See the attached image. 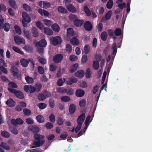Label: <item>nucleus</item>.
Instances as JSON below:
<instances>
[{
	"mask_svg": "<svg viewBox=\"0 0 152 152\" xmlns=\"http://www.w3.org/2000/svg\"><path fill=\"white\" fill-rule=\"evenodd\" d=\"M34 137L35 140H37L34 141L33 142V144L36 145V147L42 145L45 142L44 139L45 138L44 135L37 133L34 134Z\"/></svg>",
	"mask_w": 152,
	"mask_h": 152,
	"instance_id": "1",
	"label": "nucleus"
},
{
	"mask_svg": "<svg viewBox=\"0 0 152 152\" xmlns=\"http://www.w3.org/2000/svg\"><path fill=\"white\" fill-rule=\"evenodd\" d=\"M51 44L54 46H56L61 44L62 42V38L59 36L52 37L50 39Z\"/></svg>",
	"mask_w": 152,
	"mask_h": 152,
	"instance_id": "2",
	"label": "nucleus"
},
{
	"mask_svg": "<svg viewBox=\"0 0 152 152\" xmlns=\"http://www.w3.org/2000/svg\"><path fill=\"white\" fill-rule=\"evenodd\" d=\"M7 90L9 92L14 94L18 98L21 99L24 98V94L22 92L10 87L7 88Z\"/></svg>",
	"mask_w": 152,
	"mask_h": 152,
	"instance_id": "3",
	"label": "nucleus"
},
{
	"mask_svg": "<svg viewBox=\"0 0 152 152\" xmlns=\"http://www.w3.org/2000/svg\"><path fill=\"white\" fill-rule=\"evenodd\" d=\"M63 58V55L61 54H57L53 57V60L55 63H58L60 62Z\"/></svg>",
	"mask_w": 152,
	"mask_h": 152,
	"instance_id": "4",
	"label": "nucleus"
},
{
	"mask_svg": "<svg viewBox=\"0 0 152 152\" xmlns=\"http://www.w3.org/2000/svg\"><path fill=\"white\" fill-rule=\"evenodd\" d=\"M23 88L26 92L28 93H33L36 91L35 87L31 85H25Z\"/></svg>",
	"mask_w": 152,
	"mask_h": 152,
	"instance_id": "5",
	"label": "nucleus"
},
{
	"mask_svg": "<svg viewBox=\"0 0 152 152\" xmlns=\"http://www.w3.org/2000/svg\"><path fill=\"white\" fill-rule=\"evenodd\" d=\"M28 130L31 132L36 134L39 131V126L37 125H30L28 127Z\"/></svg>",
	"mask_w": 152,
	"mask_h": 152,
	"instance_id": "6",
	"label": "nucleus"
},
{
	"mask_svg": "<svg viewBox=\"0 0 152 152\" xmlns=\"http://www.w3.org/2000/svg\"><path fill=\"white\" fill-rule=\"evenodd\" d=\"M14 40L15 43L17 45H20L22 43H25L24 39L21 38L19 36H15L14 37Z\"/></svg>",
	"mask_w": 152,
	"mask_h": 152,
	"instance_id": "7",
	"label": "nucleus"
},
{
	"mask_svg": "<svg viewBox=\"0 0 152 152\" xmlns=\"http://www.w3.org/2000/svg\"><path fill=\"white\" fill-rule=\"evenodd\" d=\"M83 26L85 29L87 31H91L92 29V25L89 21H86Z\"/></svg>",
	"mask_w": 152,
	"mask_h": 152,
	"instance_id": "8",
	"label": "nucleus"
},
{
	"mask_svg": "<svg viewBox=\"0 0 152 152\" xmlns=\"http://www.w3.org/2000/svg\"><path fill=\"white\" fill-rule=\"evenodd\" d=\"M11 70L14 76H17L18 75L19 70L15 66H12L11 68Z\"/></svg>",
	"mask_w": 152,
	"mask_h": 152,
	"instance_id": "9",
	"label": "nucleus"
},
{
	"mask_svg": "<svg viewBox=\"0 0 152 152\" xmlns=\"http://www.w3.org/2000/svg\"><path fill=\"white\" fill-rule=\"evenodd\" d=\"M6 104L8 106L11 107H14L16 104V103L15 101L10 98L7 100Z\"/></svg>",
	"mask_w": 152,
	"mask_h": 152,
	"instance_id": "10",
	"label": "nucleus"
},
{
	"mask_svg": "<svg viewBox=\"0 0 152 152\" xmlns=\"http://www.w3.org/2000/svg\"><path fill=\"white\" fill-rule=\"evenodd\" d=\"M86 117L85 114L83 113L81 114L77 118V123L82 124Z\"/></svg>",
	"mask_w": 152,
	"mask_h": 152,
	"instance_id": "11",
	"label": "nucleus"
},
{
	"mask_svg": "<svg viewBox=\"0 0 152 152\" xmlns=\"http://www.w3.org/2000/svg\"><path fill=\"white\" fill-rule=\"evenodd\" d=\"M22 16L24 20L28 23L31 21V19L28 14L26 12H23L22 13Z\"/></svg>",
	"mask_w": 152,
	"mask_h": 152,
	"instance_id": "12",
	"label": "nucleus"
},
{
	"mask_svg": "<svg viewBox=\"0 0 152 152\" xmlns=\"http://www.w3.org/2000/svg\"><path fill=\"white\" fill-rule=\"evenodd\" d=\"M66 7L68 10L72 13H75L76 12L77 10L76 8L71 4H69L67 5Z\"/></svg>",
	"mask_w": 152,
	"mask_h": 152,
	"instance_id": "13",
	"label": "nucleus"
},
{
	"mask_svg": "<svg viewBox=\"0 0 152 152\" xmlns=\"http://www.w3.org/2000/svg\"><path fill=\"white\" fill-rule=\"evenodd\" d=\"M84 22L83 20H80L77 18L76 20L74 21V24L76 27H80L82 26Z\"/></svg>",
	"mask_w": 152,
	"mask_h": 152,
	"instance_id": "14",
	"label": "nucleus"
},
{
	"mask_svg": "<svg viewBox=\"0 0 152 152\" xmlns=\"http://www.w3.org/2000/svg\"><path fill=\"white\" fill-rule=\"evenodd\" d=\"M85 93L84 91L81 89H77L75 92L76 96L79 97H81L83 96L84 95Z\"/></svg>",
	"mask_w": 152,
	"mask_h": 152,
	"instance_id": "15",
	"label": "nucleus"
},
{
	"mask_svg": "<svg viewBox=\"0 0 152 152\" xmlns=\"http://www.w3.org/2000/svg\"><path fill=\"white\" fill-rule=\"evenodd\" d=\"M70 41L71 43L74 45H77L80 43L79 40L76 37H73L71 39Z\"/></svg>",
	"mask_w": 152,
	"mask_h": 152,
	"instance_id": "16",
	"label": "nucleus"
},
{
	"mask_svg": "<svg viewBox=\"0 0 152 152\" xmlns=\"http://www.w3.org/2000/svg\"><path fill=\"white\" fill-rule=\"evenodd\" d=\"M38 45L41 47L44 48L47 45V42L45 39H42L39 42Z\"/></svg>",
	"mask_w": 152,
	"mask_h": 152,
	"instance_id": "17",
	"label": "nucleus"
},
{
	"mask_svg": "<svg viewBox=\"0 0 152 152\" xmlns=\"http://www.w3.org/2000/svg\"><path fill=\"white\" fill-rule=\"evenodd\" d=\"M84 72L83 70H78L75 73V76L81 78L83 77L84 75Z\"/></svg>",
	"mask_w": 152,
	"mask_h": 152,
	"instance_id": "18",
	"label": "nucleus"
},
{
	"mask_svg": "<svg viewBox=\"0 0 152 152\" xmlns=\"http://www.w3.org/2000/svg\"><path fill=\"white\" fill-rule=\"evenodd\" d=\"M37 121L39 123H43L45 121V118L43 115H38L36 117Z\"/></svg>",
	"mask_w": 152,
	"mask_h": 152,
	"instance_id": "19",
	"label": "nucleus"
},
{
	"mask_svg": "<svg viewBox=\"0 0 152 152\" xmlns=\"http://www.w3.org/2000/svg\"><path fill=\"white\" fill-rule=\"evenodd\" d=\"M78 67V65L77 64H75L71 66L69 69V70L71 73H72L76 71Z\"/></svg>",
	"mask_w": 152,
	"mask_h": 152,
	"instance_id": "20",
	"label": "nucleus"
},
{
	"mask_svg": "<svg viewBox=\"0 0 152 152\" xmlns=\"http://www.w3.org/2000/svg\"><path fill=\"white\" fill-rule=\"evenodd\" d=\"M8 2L12 8L15 9L18 8L17 5L15 0H9Z\"/></svg>",
	"mask_w": 152,
	"mask_h": 152,
	"instance_id": "21",
	"label": "nucleus"
},
{
	"mask_svg": "<svg viewBox=\"0 0 152 152\" xmlns=\"http://www.w3.org/2000/svg\"><path fill=\"white\" fill-rule=\"evenodd\" d=\"M38 11L42 15H44L45 16H48L49 15V12L48 11L41 8L38 9Z\"/></svg>",
	"mask_w": 152,
	"mask_h": 152,
	"instance_id": "22",
	"label": "nucleus"
},
{
	"mask_svg": "<svg viewBox=\"0 0 152 152\" xmlns=\"http://www.w3.org/2000/svg\"><path fill=\"white\" fill-rule=\"evenodd\" d=\"M58 10L59 12L63 14H66L68 12L67 10L62 6H59L58 8Z\"/></svg>",
	"mask_w": 152,
	"mask_h": 152,
	"instance_id": "23",
	"label": "nucleus"
},
{
	"mask_svg": "<svg viewBox=\"0 0 152 152\" xmlns=\"http://www.w3.org/2000/svg\"><path fill=\"white\" fill-rule=\"evenodd\" d=\"M0 148H2L6 150H9L10 148V147L4 142H1L0 144Z\"/></svg>",
	"mask_w": 152,
	"mask_h": 152,
	"instance_id": "24",
	"label": "nucleus"
},
{
	"mask_svg": "<svg viewBox=\"0 0 152 152\" xmlns=\"http://www.w3.org/2000/svg\"><path fill=\"white\" fill-rule=\"evenodd\" d=\"M92 66L95 70H98L99 66V61H94Z\"/></svg>",
	"mask_w": 152,
	"mask_h": 152,
	"instance_id": "25",
	"label": "nucleus"
},
{
	"mask_svg": "<svg viewBox=\"0 0 152 152\" xmlns=\"http://www.w3.org/2000/svg\"><path fill=\"white\" fill-rule=\"evenodd\" d=\"M44 31L45 34L49 35H52L53 34L52 31L48 27H45L44 28Z\"/></svg>",
	"mask_w": 152,
	"mask_h": 152,
	"instance_id": "26",
	"label": "nucleus"
},
{
	"mask_svg": "<svg viewBox=\"0 0 152 152\" xmlns=\"http://www.w3.org/2000/svg\"><path fill=\"white\" fill-rule=\"evenodd\" d=\"M76 107L74 104H71L69 107V112L71 114L74 113L76 110Z\"/></svg>",
	"mask_w": 152,
	"mask_h": 152,
	"instance_id": "27",
	"label": "nucleus"
},
{
	"mask_svg": "<svg viewBox=\"0 0 152 152\" xmlns=\"http://www.w3.org/2000/svg\"><path fill=\"white\" fill-rule=\"evenodd\" d=\"M23 33L26 37L28 39H31V37L30 35L29 31L25 28L23 30Z\"/></svg>",
	"mask_w": 152,
	"mask_h": 152,
	"instance_id": "28",
	"label": "nucleus"
},
{
	"mask_svg": "<svg viewBox=\"0 0 152 152\" xmlns=\"http://www.w3.org/2000/svg\"><path fill=\"white\" fill-rule=\"evenodd\" d=\"M52 28L53 30L56 32H58L60 29L59 26L56 23H54L53 25Z\"/></svg>",
	"mask_w": 152,
	"mask_h": 152,
	"instance_id": "29",
	"label": "nucleus"
},
{
	"mask_svg": "<svg viewBox=\"0 0 152 152\" xmlns=\"http://www.w3.org/2000/svg\"><path fill=\"white\" fill-rule=\"evenodd\" d=\"M20 62L22 66L24 67H27L28 64V60H27L23 58L20 60Z\"/></svg>",
	"mask_w": 152,
	"mask_h": 152,
	"instance_id": "30",
	"label": "nucleus"
},
{
	"mask_svg": "<svg viewBox=\"0 0 152 152\" xmlns=\"http://www.w3.org/2000/svg\"><path fill=\"white\" fill-rule=\"evenodd\" d=\"M111 49L113 50V53L114 55H115L116 53L117 50V43L115 42H114L112 45Z\"/></svg>",
	"mask_w": 152,
	"mask_h": 152,
	"instance_id": "31",
	"label": "nucleus"
},
{
	"mask_svg": "<svg viewBox=\"0 0 152 152\" xmlns=\"http://www.w3.org/2000/svg\"><path fill=\"white\" fill-rule=\"evenodd\" d=\"M67 34L69 37H71L74 35L73 29L71 28L67 29Z\"/></svg>",
	"mask_w": 152,
	"mask_h": 152,
	"instance_id": "32",
	"label": "nucleus"
},
{
	"mask_svg": "<svg viewBox=\"0 0 152 152\" xmlns=\"http://www.w3.org/2000/svg\"><path fill=\"white\" fill-rule=\"evenodd\" d=\"M31 32L33 37H36L38 36V33L37 28L34 27H32Z\"/></svg>",
	"mask_w": 152,
	"mask_h": 152,
	"instance_id": "33",
	"label": "nucleus"
},
{
	"mask_svg": "<svg viewBox=\"0 0 152 152\" xmlns=\"http://www.w3.org/2000/svg\"><path fill=\"white\" fill-rule=\"evenodd\" d=\"M1 135L4 137L8 138L10 137V133L6 131H3L1 132Z\"/></svg>",
	"mask_w": 152,
	"mask_h": 152,
	"instance_id": "34",
	"label": "nucleus"
},
{
	"mask_svg": "<svg viewBox=\"0 0 152 152\" xmlns=\"http://www.w3.org/2000/svg\"><path fill=\"white\" fill-rule=\"evenodd\" d=\"M38 99L40 101H43L46 99V97L44 93H40L37 96Z\"/></svg>",
	"mask_w": 152,
	"mask_h": 152,
	"instance_id": "35",
	"label": "nucleus"
},
{
	"mask_svg": "<svg viewBox=\"0 0 152 152\" xmlns=\"http://www.w3.org/2000/svg\"><path fill=\"white\" fill-rule=\"evenodd\" d=\"M11 25L9 23H7L3 26V28L4 29V30L6 31H8L10 28Z\"/></svg>",
	"mask_w": 152,
	"mask_h": 152,
	"instance_id": "36",
	"label": "nucleus"
},
{
	"mask_svg": "<svg viewBox=\"0 0 152 152\" xmlns=\"http://www.w3.org/2000/svg\"><path fill=\"white\" fill-rule=\"evenodd\" d=\"M25 78L26 82L28 84H32L34 83V79L30 76H26Z\"/></svg>",
	"mask_w": 152,
	"mask_h": 152,
	"instance_id": "37",
	"label": "nucleus"
},
{
	"mask_svg": "<svg viewBox=\"0 0 152 152\" xmlns=\"http://www.w3.org/2000/svg\"><path fill=\"white\" fill-rule=\"evenodd\" d=\"M10 129L11 132L15 135H17L18 133V131L17 129L13 127H11L10 128Z\"/></svg>",
	"mask_w": 152,
	"mask_h": 152,
	"instance_id": "38",
	"label": "nucleus"
},
{
	"mask_svg": "<svg viewBox=\"0 0 152 152\" xmlns=\"http://www.w3.org/2000/svg\"><path fill=\"white\" fill-rule=\"evenodd\" d=\"M25 50L28 52H31L33 50L32 47L29 45H26L24 47Z\"/></svg>",
	"mask_w": 152,
	"mask_h": 152,
	"instance_id": "39",
	"label": "nucleus"
},
{
	"mask_svg": "<svg viewBox=\"0 0 152 152\" xmlns=\"http://www.w3.org/2000/svg\"><path fill=\"white\" fill-rule=\"evenodd\" d=\"M12 49L15 52L22 55H23L24 53L18 48L16 46H13L12 47Z\"/></svg>",
	"mask_w": 152,
	"mask_h": 152,
	"instance_id": "40",
	"label": "nucleus"
},
{
	"mask_svg": "<svg viewBox=\"0 0 152 152\" xmlns=\"http://www.w3.org/2000/svg\"><path fill=\"white\" fill-rule=\"evenodd\" d=\"M107 34L105 31H103L101 35V37L103 41H105L107 38Z\"/></svg>",
	"mask_w": 152,
	"mask_h": 152,
	"instance_id": "41",
	"label": "nucleus"
},
{
	"mask_svg": "<svg viewBox=\"0 0 152 152\" xmlns=\"http://www.w3.org/2000/svg\"><path fill=\"white\" fill-rule=\"evenodd\" d=\"M23 111L25 115L27 116L31 115L32 114L31 111L27 108L24 109Z\"/></svg>",
	"mask_w": 152,
	"mask_h": 152,
	"instance_id": "42",
	"label": "nucleus"
},
{
	"mask_svg": "<svg viewBox=\"0 0 152 152\" xmlns=\"http://www.w3.org/2000/svg\"><path fill=\"white\" fill-rule=\"evenodd\" d=\"M113 4V0H109L107 3L106 7L109 9H111L112 7Z\"/></svg>",
	"mask_w": 152,
	"mask_h": 152,
	"instance_id": "43",
	"label": "nucleus"
},
{
	"mask_svg": "<svg viewBox=\"0 0 152 152\" xmlns=\"http://www.w3.org/2000/svg\"><path fill=\"white\" fill-rule=\"evenodd\" d=\"M77 16L73 14H70L69 16V19L70 20L73 21V22L77 18Z\"/></svg>",
	"mask_w": 152,
	"mask_h": 152,
	"instance_id": "44",
	"label": "nucleus"
},
{
	"mask_svg": "<svg viewBox=\"0 0 152 152\" xmlns=\"http://www.w3.org/2000/svg\"><path fill=\"white\" fill-rule=\"evenodd\" d=\"M15 29L16 33L19 35L22 33V31L19 26L18 25H15L14 26Z\"/></svg>",
	"mask_w": 152,
	"mask_h": 152,
	"instance_id": "45",
	"label": "nucleus"
},
{
	"mask_svg": "<svg viewBox=\"0 0 152 152\" xmlns=\"http://www.w3.org/2000/svg\"><path fill=\"white\" fill-rule=\"evenodd\" d=\"M112 15V12L109 10L106 14L105 19L106 20H109L111 18Z\"/></svg>",
	"mask_w": 152,
	"mask_h": 152,
	"instance_id": "46",
	"label": "nucleus"
},
{
	"mask_svg": "<svg viewBox=\"0 0 152 152\" xmlns=\"http://www.w3.org/2000/svg\"><path fill=\"white\" fill-rule=\"evenodd\" d=\"M35 88L36 89V91L37 92L39 91L42 87V84L39 83H36L35 85Z\"/></svg>",
	"mask_w": 152,
	"mask_h": 152,
	"instance_id": "47",
	"label": "nucleus"
},
{
	"mask_svg": "<svg viewBox=\"0 0 152 152\" xmlns=\"http://www.w3.org/2000/svg\"><path fill=\"white\" fill-rule=\"evenodd\" d=\"M8 86L11 88H17L18 87V85L12 81L10 82L8 84Z\"/></svg>",
	"mask_w": 152,
	"mask_h": 152,
	"instance_id": "48",
	"label": "nucleus"
},
{
	"mask_svg": "<svg viewBox=\"0 0 152 152\" xmlns=\"http://www.w3.org/2000/svg\"><path fill=\"white\" fill-rule=\"evenodd\" d=\"M83 9L86 15L88 16H90L91 15V12L87 6H85L84 7Z\"/></svg>",
	"mask_w": 152,
	"mask_h": 152,
	"instance_id": "49",
	"label": "nucleus"
},
{
	"mask_svg": "<svg viewBox=\"0 0 152 152\" xmlns=\"http://www.w3.org/2000/svg\"><path fill=\"white\" fill-rule=\"evenodd\" d=\"M37 58L38 61L41 64H44L46 63V60L45 58L39 56Z\"/></svg>",
	"mask_w": 152,
	"mask_h": 152,
	"instance_id": "50",
	"label": "nucleus"
},
{
	"mask_svg": "<svg viewBox=\"0 0 152 152\" xmlns=\"http://www.w3.org/2000/svg\"><path fill=\"white\" fill-rule=\"evenodd\" d=\"M61 100L64 102H68L70 101V98L68 96H65L61 97Z\"/></svg>",
	"mask_w": 152,
	"mask_h": 152,
	"instance_id": "51",
	"label": "nucleus"
},
{
	"mask_svg": "<svg viewBox=\"0 0 152 152\" xmlns=\"http://www.w3.org/2000/svg\"><path fill=\"white\" fill-rule=\"evenodd\" d=\"M44 126L47 129H51L53 127V125L50 122H48L44 125Z\"/></svg>",
	"mask_w": 152,
	"mask_h": 152,
	"instance_id": "52",
	"label": "nucleus"
},
{
	"mask_svg": "<svg viewBox=\"0 0 152 152\" xmlns=\"http://www.w3.org/2000/svg\"><path fill=\"white\" fill-rule=\"evenodd\" d=\"M23 8L26 11L29 12L32 11V8L28 5L24 4L23 5Z\"/></svg>",
	"mask_w": 152,
	"mask_h": 152,
	"instance_id": "53",
	"label": "nucleus"
},
{
	"mask_svg": "<svg viewBox=\"0 0 152 152\" xmlns=\"http://www.w3.org/2000/svg\"><path fill=\"white\" fill-rule=\"evenodd\" d=\"M51 6L49 2L47 1H43L42 7L45 9L49 8Z\"/></svg>",
	"mask_w": 152,
	"mask_h": 152,
	"instance_id": "54",
	"label": "nucleus"
},
{
	"mask_svg": "<svg viewBox=\"0 0 152 152\" xmlns=\"http://www.w3.org/2000/svg\"><path fill=\"white\" fill-rule=\"evenodd\" d=\"M57 68V66L55 64L52 63L50 66V69L51 71L54 72L55 71Z\"/></svg>",
	"mask_w": 152,
	"mask_h": 152,
	"instance_id": "55",
	"label": "nucleus"
},
{
	"mask_svg": "<svg viewBox=\"0 0 152 152\" xmlns=\"http://www.w3.org/2000/svg\"><path fill=\"white\" fill-rule=\"evenodd\" d=\"M55 101L52 99H50L49 100V104L50 107L53 108L55 107Z\"/></svg>",
	"mask_w": 152,
	"mask_h": 152,
	"instance_id": "56",
	"label": "nucleus"
},
{
	"mask_svg": "<svg viewBox=\"0 0 152 152\" xmlns=\"http://www.w3.org/2000/svg\"><path fill=\"white\" fill-rule=\"evenodd\" d=\"M114 33L116 36H120L122 34V31L121 28H118L114 31Z\"/></svg>",
	"mask_w": 152,
	"mask_h": 152,
	"instance_id": "57",
	"label": "nucleus"
},
{
	"mask_svg": "<svg viewBox=\"0 0 152 152\" xmlns=\"http://www.w3.org/2000/svg\"><path fill=\"white\" fill-rule=\"evenodd\" d=\"M66 93L67 95L69 96L72 95L74 93V90L72 88H70L69 89L66 88Z\"/></svg>",
	"mask_w": 152,
	"mask_h": 152,
	"instance_id": "58",
	"label": "nucleus"
},
{
	"mask_svg": "<svg viewBox=\"0 0 152 152\" xmlns=\"http://www.w3.org/2000/svg\"><path fill=\"white\" fill-rule=\"evenodd\" d=\"M91 74L90 69L89 68H88L86 72L85 76L86 78H90Z\"/></svg>",
	"mask_w": 152,
	"mask_h": 152,
	"instance_id": "59",
	"label": "nucleus"
},
{
	"mask_svg": "<svg viewBox=\"0 0 152 152\" xmlns=\"http://www.w3.org/2000/svg\"><path fill=\"white\" fill-rule=\"evenodd\" d=\"M47 104L44 103H39L37 106L40 109H45L47 107Z\"/></svg>",
	"mask_w": 152,
	"mask_h": 152,
	"instance_id": "60",
	"label": "nucleus"
},
{
	"mask_svg": "<svg viewBox=\"0 0 152 152\" xmlns=\"http://www.w3.org/2000/svg\"><path fill=\"white\" fill-rule=\"evenodd\" d=\"M66 49L67 52L71 53L72 50V46L69 44H67L66 45Z\"/></svg>",
	"mask_w": 152,
	"mask_h": 152,
	"instance_id": "61",
	"label": "nucleus"
},
{
	"mask_svg": "<svg viewBox=\"0 0 152 152\" xmlns=\"http://www.w3.org/2000/svg\"><path fill=\"white\" fill-rule=\"evenodd\" d=\"M26 122L28 124H32L34 123V120L31 118L29 117L26 119Z\"/></svg>",
	"mask_w": 152,
	"mask_h": 152,
	"instance_id": "62",
	"label": "nucleus"
},
{
	"mask_svg": "<svg viewBox=\"0 0 152 152\" xmlns=\"http://www.w3.org/2000/svg\"><path fill=\"white\" fill-rule=\"evenodd\" d=\"M86 104V101L84 99H82L79 102V104L80 107H84L85 106Z\"/></svg>",
	"mask_w": 152,
	"mask_h": 152,
	"instance_id": "63",
	"label": "nucleus"
},
{
	"mask_svg": "<svg viewBox=\"0 0 152 152\" xmlns=\"http://www.w3.org/2000/svg\"><path fill=\"white\" fill-rule=\"evenodd\" d=\"M85 53L86 54H88L90 52V47L88 45H86L84 47Z\"/></svg>",
	"mask_w": 152,
	"mask_h": 152,
	"instance_id": "64",
	"label": "nucleus"
}]
</instances>
